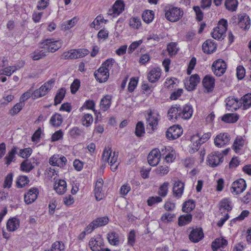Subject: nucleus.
<instances>
[{"label":"nucleus","mask_w":251,"mask_h":251,"mask_svg":"<svg viewBox=\"0 0 251 251\" xmlns=\"http://www.w3.org/2000/svg\"><path fill=\"white\" fill-rule=\"evenodd\" d=\"M118 153L114 151L112 152L111 148L109 146L105 147L102 154V160L103 162H107L110 166L112 171L117 170L119 165L118 161Z\"/></svg>","instance_id":"1"},{"label":"nucleus","mask_w":251,"mask_h":251,"mask_svg":"<svg viewBox=\"0 0 251 251\" xmlns=\"http://www.w3.org/2000/svg\"><path fill=\"white\" fill-rule=\"evenodd\" d=\"M61 40H55L53 39H47L40 43V48L44 49L46 53L54 52L62 47Z\"/></svg>","instance_id":"2"},{"label":"nucleus","mask_w":251,"mask_h":251,"mask_svg":"<svg viewBox=\"0 0 251 251\" xmlns=\"http://www.w3.org/2000/svg\"><path fill=\"white\" fill-rule=\"evenodd\" d=\"M227 27V21L224 19L220 20L218 22L217 26L213 29L211 33L212 37L215 39L219 40L223 39L225 37Z\"/></svg>","instance_id":"3"},{"label":"nucleus","mask_w":251,"mask_h":251,"mask_svg":"<svg viewBox=\"0 0 251 251\" xmlns=\"http://www.w3.org/2000/svg\"><path fill=\"white\" fill-rule=\"evenodd\" d=\"M183 11L177 7L169 8L166 11L165 17L171 22H176L179 21L183 16Z\"/></svg>","instance_id":"4"},{"label":"nucleus","mask_w":251,"mask_h":251,"mask_svg":"<svg viewBox=\"0 0 251 251\" xmlns=\"http://www.w3.org/2000/svg\"><path fill=\"white\" fill-rule=\"evenodd\" d=\"M147 126L151 127L152 130L156 129L158 122L160 120V115L157 111L149 109L147 111Z\"/></svg>","instance_id":"5"},{"label":"nucleus","mask_w":251,"mask_h":251,"mask_svg":"<svg viewBox=\"0 0 251 251\" xmlns=\"http://www.w3.org/2000/svg\"><path fill=\"white\" fill-rule=\"evenodd\" d=\"M54 80L50 79L45 83L38 89L33 92L34 96L36 98H40L45 96L52 88Z\"/></svg>","instance_id":"6"},{"label":"nucleus","mask_w":251,"mask_h":251,"mask_svg":"<svg viewBox=\"0 0 251 251\" xmlns=\"http://www.w3.org/2000/svg\"><path fill=\"white\" fill-rule=\"evenodd\" d=\"M223 154L218 151H215L210 154L207 158V162L212 167H215L223 161Z\"/></svg>","instance_id":"7"},{"label":"nucleus","mask_w":251,"mask_h":251,"mask_svg":"<svg viewBox=\"0 0 251 251\" xmlns=\"http://www.w3.org/2000/svg\"><path fill=\"white\" fill-rule=\"evenodd\" d=\"M212 69L215 75L220 76L225 73L226 64L223 60L219 59L214 62L212 66Z\"/></svg>","instance_id":"8"},{"label":"nucleus","mask_w":251,"mask_h":251,"mask_svg":"<svg viewBox=\"0 0 251 251\" xmlns=\"http://www.w3.org/2000/svg\"><path fill=\"white\" fill-rule=\"evenodd\" d=\"M67 162V159L64 156L57 154H54L49 159L50 165L60 168L64 167L66 165Z\"/></svg>","instance_id":"9"},{"label":"nucleus","mask_w":251,"mask_h":251,"mask_svg":"<svg viewBox=\"0 0 251 251\" xmlns=\"http://www.w3.org/2000/svg\"><path fill=\"white\" fill-rule=\"evenodd\" d=\"M246 181L244 179L240 178L233 182L231 188V192L234 195L242 193L246 188Z\"/></svg>","instance_id":"10"},{"label":"nucleus","mask_w":251,"mask_h":251,"mask_svg":"<svg viewBox=\"0 0 251 251\" xmlns=\"http://www.w3.org/2000/svg\"><path fill=\"white\" fill-rule=\"evenodd\" d=\"M230 140V137L228 133H220L215 138L214 144L216 147L221 148L228 144Z\"/></svg>","instance_id":"11"},{"label":"nucleus","mask_w":251,"mask_h":251,"mask_svg":"<svg viewBox=\"0 0 251 251\" xmlns=\"http://www.w3.org/2000/svg\"><path fill=\"white\" fill-rule=\"evenodd\" d=\"M182 133V130L180 127L174 126L167 129L166 135L169 140H175L180 137Z\"/></svg>","instance_id":"12"},{"label":"nucleus","mask_w":251,"mask_h":251,"mask_svg":"<svg viewBox=\"0 0 251 251\" xmlns=\"http://www.w3.org/2000/svg\"><path fill=\"white\" fill-rule=\"evenodd\" d=\"M180 105L174 104L169 109L168 111V118L170 121L175 122L180 119L179 115Z\"/></svg>","instance_id":"13"},{"label":"nucleus","mask_w":251,"mask_h":251,"mask_svg":"<svg viewBox=\"0 0 251 251\" xmlns=\"http://www.w3.org/2000/svg\"><path fill=\"white\" fill-rule=\"evenodd\" d=\"M160 156L161 154L159 150L157 149L152 150L148 155V163L151 166H156L159 162Z\"/></svg>","instance_id":"14"},{"label":"nucleus","mask_w":251,"mask_h":251,"mask_svg":"<svg viewBox=\"0 0 251 251\" xmlns=\"http://www.w3.org/2000/svg\"><path fill=\"white\" fill-rule=\"evenodd\" d=\"M193 108L190 104H185L182 107L180 105L179 115L180 119L183 120L189 119L193 114Z\"/></svg>","instance_id":"15"},{"label":"nucleus","mask_w":251,"mask_h":251,"mask_svg":"<svg viewBox=\"0 0 251 251\" xmlns=\"http://www.w3.org/2000/svg\"><path fill=\"white\" fill-rule=\"evenodd\" d=\"M200 81V78L197 74L192 75L189 80L185 82V87L188 91H192Z\"/></svg>","instance_id":"16"},{"label":"nucleus","mask_w":251,"mask_h":251,"mask_svg":"<svg viewBox=\"0 0 251 251\" xmlns=\"http://www.w3.org/2000/svg\"><path fill=\"white\" fill-rule=\"evenodd\" d=\"M239 26L245 29H248L251 26V20L249 16L246 13H241L238 16Z\"/></svg>","instance_id":"17"},{"label":"nucleus","mask_w":251,"mask_h":251,"mask_svg":"<svg viewBox=\"0 0 251 251\" xmlns=\"http://www.w3.org/2000/svg\"><path fill=\"white\" fill-rule=\"evenodd\" d=\"M39 193L38 190L36 188L30 189L27 193L25 194L24 200L25 202L29 204L36 200Z\"/></svg>","instance_id":"18"},{"label":"nucleus","mask_w":251,"mask_h":251,"mask_svg":"<svg viewBox=\"0 0 251 251\" xmlns=\"http://www.w3.org/2000/svg\"><path fill=\"white\" fill-rule=\"evenodd\" d=\"M189 239L193 242H199L203 237V231L201 228H196L192 229L190 232Z\"/></svg>","instance_id":"19"},{"label":"nucleus","mask_w":251,"mask_h":251,"mask_svg":"<svg viewBox=\"0 0 251 251\" xmlns=\"http://www.w3.org/2000/svg\"><path fill=\"white\" fill-rule=\"evenodd\" d=\"M184 188V184L180 180H178L175 182L173 188V192L174 196L177 198L181 197Z\"/></svg>","instance_id":"20"},{"label":"nucleus","mask_w":251,"mask_h":251,"mask_svg":"<svg viewBox=\"0 0 251 251\" xmlns=\"http://www.w3.org/2000/svg\"><path fill=\"white\" fill-rule=\"evenodd\" d=\"M96 79L100 83L106 82L109 76V73L105 71L103 68L100 67L97 72L94 73Z\"/></svg>","instance_id":"21"},{"label":"nucleus","mask_w":251,"mask_h":251,"mask_svg":"<svg viewBox=\"0 0 251 251\" xmlns=\"http://www.w3.org/2000/svg\"><path fill=\"white\" fill-rule=\"evenodd\" d=\"M161 74V70L158 67L154 68L148 73V80L151 83H154L159 79Z\"/></svg>","instance_id":"22"},{"label":"nucleus","mask_w":251,"mask_h":251,"mask_svg":"<svg viewBox=\"0 0 251 251\" xmlns=\"http://www.w3.org/2000/svg\"><path fill=\"white\" fill-rule=\"evenodd\" d=\"M103 180L101 178L99 179L96 183L95 189V196L96 199L100 201L104 197V193L102 191Z\"/></svg>","instance_id":"23"},{"label":"nucleus","mask_w":251,"mask_h":251,"mask_svg":"<svg viewBox=\"0 0 251 251\" xmlns=\"http://www.w3.org/2000/svg\"><path fill=\"white\" fill-rule=\"evenodd\" d=\"M226 106L228 110H236L240 107V102L237 99L228 97L226 100Z\"/></svg>","instance_id":"24"},{"label":"nucleus","mask_w":251,"mask_h":251,"mask_svg":"<svg viewBox=\"0 0 251 251\" xmlns=\"http://www.w3.org/2000/svg\"><path fill=\"white\" fill-rule=\"evenodd\" d=\"M124 10V3L122 0H117L114 4L112 9L110 10V15H119Z\"/></svg>","instance_id":"25"},{"label":"nucleus","mask_w":251,"mask_h":251,"mask_svg":"<svg viewBox=\"0 0 251 251\" xmlns=\"http://www.w3.org/2000/svg\"><path fill=\"white\" fill-rule=\"evenodd\" d=\"M102 244V239L99 236L92 238L89 243V246L93 251H100Z\"/></svg>","instance_id":"26"},{"label":"nucleus","mask_w":251,"mask_h":251,"mask_svg":"<svg viewBox=\"0 0 251 251\" xmlns=\"http://www.w3.org/2000/svg\"><path fill=\"white\" fill-rule=\"evenodd\" d=\"M202 50L204 52L209 54L213 52L216 49V45L210 39L207 40L202 44Z\"/></svg>","instance_id":"27"},{"label":"nucleus","mask_w":251,"mask_h":251,"mask_svg":"<svg viewBox=\"0 0 251 251\" xmlns=\"http://www.w3.org/2000/svg\"><path fill=\"white\" fill-rule=\"evenodd\" d=\"M203 87L208 91H212L215 85L214 78L209 75H206L202 80Z\"/></svg>","instance_id":"28"},{"label":"nucleus","mask_w":251,"mask_h":251,"mask_svg":"<svg viewBox=\"0 0 251 251\" xmlns=\"http://www.w3.org/2000/svg\"><path fill=\"white\" fill-rule=\"evenodd\" d=\"M18 148L16 146L13 147L10 151L5 156L4 159L5 161V164L8 166L12 162L15 160V155L17 153Z\"/></svg>","instance_id":"29"},{"label":"nucleus","mask_w":251,"mask_h":251,"mask_svg":"<svg viewBox=\"0 0 251 251\" xmlns=\"http://www.w3.org/2000/svg\"><path fill=\"white\" fill-rule=\"evenodd\" d=\"M112 96L106 95L103 97L100 101V108L103 111H106L110 107L111 104Z\"/></svg>","instance_id":"30"},{"label":"nucleus","mask_w":251,"mask_h":251,"mask_svg":"<svg viewBox=\"0 0 251 251\" xmlns=\"http://www.w3.org/2000/svg\"><path fill=\"white\" fill-rule=\"evenodd\" d=\"M240 107L247 109L251 106V93L245 95L239 100Z\"/></svg>","instance_id":"31"},{"label":"nucleus","mask_w":251,"mask_h":251,"mask_svg":"<svg viewBox=\"0 0 251 251\" xmlns=\"http://www.w3.org/2000/svg\"><path fill=\"white\" fill-rule=\"evenodd\" d=\"M20 226V220L16 218L9 219L7 223V229L9 231H14L17 229Z\"/></svg>","instance_id":"32"},{"label":"nucleus","mask_w":251,"mask_h":251,"mask_svg":"<svg viewBox=\"0 0 251 251\" xmlns=\"http://www.w3.org/2000/svg\"><path fill=\"white\" fill-rule=\"evenodd\" d=\"M54 189L59 195L63 194L67 190V183L64 180H59L54 185Z\"/></svg>","instance_id":"33"},{"label":"nucleus","mask_w":251,"mask_h":251,"mask_svg":"<svg viewBox=\"0 0 251 251\" xmlns=\"http://www.w3.org/2000/svg\"><path fill=\"white\" fill-rule=\"evenodd\" d=\"M227 245V241L224 238H217L212 242V249L213 251H216L220 247H224Z\"/></svg>","instance_id":"34"},{"label":"nucleus","mask_w":251,"mask_h":251,"mask_svg":"<svg viewBox=\"0 0 251 251\" xmlns=\"http://www.w3.org/2000/svg\"><path fill=\"white\" fill-rule=\"evenodd\" d=\"M66 92V89L64 88H61L58 90L54 100V104L55 105H56L61 102L65 96Z\"/></svg>","instance_id":"35"},{"label":"nucleus","mask_w":251,"mask_h":251,"mask_svg":"<svg viewBox=\"0 0 251 251\" xmlns=\"http://www.w3.org/2000/svg\"><path fill=\"white\" fill-rule=\"evenodd\" d=\"M109 222V219L107 216L99 217L92 221V224L96 228L106 225Z\"/></svg>","instance_id":"36"},{"label":"nucleus","mask_w":251,"mask_h":251,"mask_svg":"<svg viewBox=\"0 0 251 251\" xmlns=\"http://www.w3.org/2000/svg\"><path fill=\"white\" fill-rule=\"evenodd\" d=\"M63 122L62 116L58 113H56L51 116L50 123L53 126H59Z\"/></svg>","instance_id":"37"},{"label":"nucleus","mask_w":251,"mask_h":251,"mask_svg":"<svg viewBox=\"0 0 251 251\" xmlns=\"http://www.w3.org/2000/svg\"><path fill=\"white\" fill-rule=\"evenodd\" d=\"M192 220V215L190 214L180 216L178 220L179 226H183L190 223Z\"/></svg>","instance_id":"38"},{"label":"nucleus","mask_w":251,"mask_h":251,"mask_svg":"<svg viewBox=\"0 0 251 251\" xmlns=\"http://www.w3.org/2000/svg\"><path fill=\"white\" fill-rule=\"evenodd\" d=\"M239 116L237 114H226L224 115L222 120L226 123H233L238 121Z\"/></svg>","instance_id":"39"},{"label":"nucleus","mask_w":251,"mask_h":251,"mask_svg":"<svg viewBox=\"0 0 251 251\" xmlns=\"http://www.w3.org/2000/svg\"><path fill=\"white\" fill-rule=\"evenodd\" d=\"M211 134L210 132L204 133L201 136L200 134H197L193 135V140L196 141L197 140H200V143L203 144L205 143L210 138Z\"/></svg>","instance_id":"40"},{"label":"nucleus","mask_w":251,"mask_h":251,"mask_svg":"<svg viewBox=\"0 0 251 251\" xmlns=\"http://www.w3.org/2000/svg\"><path fill=\"white\" fill-rule=\"evenodd\" d=\"M244 140L242 137H237L234 140L232 149L237 153L239 151L241 148L244 146Z\"/></svg>","instance_id":"41"},{"label":"nucleus","mask_w":251,"mask_h":251,"mask_svg":"<svg viewBox=\"0 0 251 251\" xmlns=\"http://www.w3.org/2000/svg\"><path fill=\"white\" fill-rule=\"evenodd\" d=\"M195 207V204L193 200H188L184 202L182 206V210L185 213H189L192 211Z\"/></svg>","instance_id":"42"},{"label":"nucleus","mask_w":251,"mask_h":251,"mask_svg":"<svg viewBox=\"0 0 251 251\" xmlns=\"http://www.w3.org/2000/svg\"><path fill=\"white\" fill-rule=\"evenodd\" d=\"M153 18L154 12L152 10H146L142 14V19L143 21L147 24H149L152 22Z\"/></svg>","instance_id":"43"},{"label":"nucleus","mask_w":251,"mask_h":251,"mask_svg":"<svg viewBox=\"0 0 251 251\" xmlns=\"http://www.w3.org/2000/svg\"><path fill=\"white\" fill-rule=\"evenodd\" d=\"M45 251H65V246L61 241H56L51 245L50 250Z\"/></svg>","instance_id":"44"},{"label":"nucleus","mask_w":251,"mask_h":251,"mask_svg":"<svg viewBox=\"0 0 251 251\" xmlns=\"http://www.w3.org/2000/svg\"><path fill=\"white\" fill-rule=\"evenodd\" d=\"M107 239L109 243L113 245H118L119 242L118 235L114 232L108 233Z\"/></svg>","instance_id":"45"},{"label":"nucleus","mask_w":251,"mask_h":251,"mask_svg":"<svg viewBox=\"0 0 251 251\" xmlns=\"http://www.w3.org/2000/svg\"><path fill=\"white\" fill-rule=\"evenodd\" d=\"M225 5L228 10L234 11H235L237 5L238 1L237 0H226Z\"/></svg>","instance_id":"46"},{"label":"nucleus","mask_w":251,"mask_h":251,"mask_svg":"<svg viewBox=\"0 0 251 251\" xmlns=\"http://www.w3.org/2000/svg\"><path fill=\"white\" fill-rule=\"evenodd\" d=\"M33 167L31 162L28 159L25 160L21 164V170L26 172H30Z\"/></svg>","instance_id":"47"},{"label":"nucleus","mask_w":251,"mask_h":251,"mask_svg":"<svg viewBox=\"0 0 251 251\" xmlns=\"http://www.w3.org/2000/svg\"><path fill=\"white\" fill-rule=\"evenodd\" d=\"M191 142L192 143L190 145V149L189 150V152L191 153H194L198 151L200 146L202 144L200 143V140H197L196 141H194L193 140V136L191 137Z\"/></svg>","instance_id":"48"},{"label":"nucleus","mask_w":251,"mask_h":251,"mask_svg":"<svg viewBox=\"0 0 251 251\" xmlns=\"http://www.w3.org/2000/svg\"><path fill=\"white\" fill-rule=\"evenodd\" d=\"M62 56L64 59H77V56L76 54V50H71L65 52L62 54Z\"/></svg>","instance_id":"49"},{"label":"nucleus","mask_w":251,"mask_h":251,"mask_svg":"<svg viewBox=\"0 0 251 251\" xmlns=\"http://www.w3.org/2000/svg\"><path fill=\"white\" fill-rule=\"evenodd\" d=\"M114 65H115V60L113 58H110L107 59L103 62L101 67L103 68L104 70L108 71V72H109Z\"/></svg>","instance_id":"50"},{"label":"nucleus","mask_w":251,"mask_h":251,"mask_svg":"<svg viewBox=\"0 0 251 251\" xmlns=\"http://www.w3.org/2000/svg\"><path fill=\"white\" fill-rule=\"evenodd\" d=\"M93 122V118L91 114H86L82 118V125L86 127L89 126Z\"/></svg>","instance_id":"51"},{"label":"nucleus","mask_w":251,"mask_h":251,"mask_svg":"<svg viewBox=\"0 0 251 251\" xmlns=\"http://www.w3.org/2000/svg\"><path fill=\"white\" fill-rule=\"evenodd\" d=\"M29 182L27 176H20L17 180L18 187L22 188Z\"/></svg>","instance_id":"52"},{"label":"nucleus","mask_w":251,"mask_h":251,"mask_svg":"<svg viewBox=\"0 0 251 251\" xmlns=\"http://www.w3.org/2000/svg\"><path fill=\"white\" fill-rule=\"evenodd\" d=\"M135 134L138 137L142 136L145 133L144 124L142 122L137 123L135 131Z\"/></svg>","instance_id":"53"},{"label":"nucleus","mask_w":251,"mask_h":251,"mask_svg":"<svg viewBox=\"0 0 251 251\" xmlns=\"http://www.w3.org/2000/svg\"><path fill=\"white\" fill-rule=\"evenodd\" d=\"M46 55L47 53L46 51L44 49H42L41 50L35 51L32 55V58L34 60H38Z\"/></svg>","instance_id":"54"},{"label":"nucleus","mask_w":251,"mask_h":251,"mask_svg":"<svg viewBox=\"0 0 251 251\" xmlns=\"http://www.w3.org/2000/svg\"><path fill=\"white\" fill-rule=\"evenodd\" d=\"M129 25L134 28H139L141 25L140 19L138 17L131 18L129 20Z\"/></svg>","instance_id":"55"},{"label":"nucleus","mask_w":251,"mask_h":251,"mask_svg":"<svg viewBox=\"0 0 251 251\" xmlns=\"http://www.w3.org/2000/svg\"><path fill=\"white\" fill-rule=\"evenodd\" d=\"M169 185V182H165L160 186L158 191V194L161 197H165L167 195L168 191Z\"/></svg>","instance_id":"56"},{"label":"nucleus","mask_w":251,"mask_h":251,"mask_svg":"<svg viewBox=\"0 0 251 251\" xmlns=\"http://www.w3.org/2000/svg\"><path fill=\"white\" fill-rule=\"evenodd\" d=\"M169 172V168L167 166H159L156 169V173L160 176H163L167 175Z\"/></svg>","instance_id":"57"},{"label":"nucleus","mask_w":251,"mask_h":251,"mask_svg":"<svg viewBox=\"0 0 251 251\" xmlns=\"http://www.w3.org/2000/svg\"><path fill=\"white\" fill-rule=\"evenodd\" d=\"M24 105L23 102L20 101L19 103L16 104L10 110V113L11 115H15L18 113L22 109Z\"/></svg>","instance_id":"58"},{"label":"nucleus","mask_w":251,"mask_h":251,"mask_svg":"<svg viewBox=\"0 0 251 251\" xmlns=\"http://www.w3.org/2000/svg\"><path fill=\"white\" fill-rule=\"evenodd\" d=\"M231 207L229 205V201L227 199H224L220 202V210H226L227 211L231 210Z\"/></svg>","instance_id":"59"},{"label":"nucleus","mask_w":251,"mask_h":251,"mask_svg":"<svg viewBox=\"0 0 251 251\" xmlns=\"http://www.w3.org/2000/svg\"><path fill=\"white\" fill-rule=\"evenodd\" d=\"M175 217V214L167 212L162 215L161 220L164 223H168L172 222Z\"/></svg>","instance_id":"60"},{"label":"nucleus","mask_w":251,"mask_h":251,"mask_svg":"<svg viewBox=\"0 0 251 251\" xmlns=\"http://www.w3.org/2000/svg\"><path fill=\"white\" fill-rule=\"evenodd\" d=\"M32 150L30 148H27L24 149H21L19 152V155L23 158H27L30 156Z\"/></svg>","instance_id":"61"},{"label":"nucleus","mask_w":251,"mask_h":251,"mask_svg":"<svg viewBox=\"0 0 251 251\" xmlns=\"http://www.w3.org/2000/svg\"><path fill=\"white\" fill-rule=\"evenodd\" d=\"M135 242V232L134 230H131L128 235L127 244L133 247Z\"/></svg>","instance_id":"62"},{"label":"nucleus","mask_w":251,"mask_h":251,"mask_svg":"<svg viewBox=\"0 0 251 251\" xmlns=\"http://www.w3.org/2000/svg\"><path fill=\"white\" fill-rule=\"evenodd\" d=\"M13 180V175L12 173L8 174L5 177L4 183L3 187L10 188L11 186Z\"/></svg>","instance_id":"63"},{"label":"nucleus","mask_w":251,"mask_h":251,"mask_svg":"<svg viewBox=\"0 0 251 251\" xmlns=\"http://www.w3.org/2000/svg\"><path fill=\"white\" fill-rule=\"evenodd\" d=\"M80 85V81L78 79H75L74 80L71 85V91L73 94H75L78 90Z\"/></svg>","instance_id":"64"}]
</instances>
